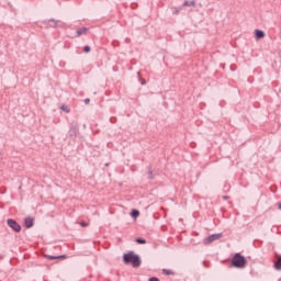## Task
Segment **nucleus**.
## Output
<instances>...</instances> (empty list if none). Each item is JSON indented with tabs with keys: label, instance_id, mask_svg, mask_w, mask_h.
Returning a JSON list of instances; mask_svg holds the SVG:
<instances>
[{
	"label": "nucleus",
	"instance_id": "1",
	"mask_svg": "<svg viewBox=\"0 0 281 281\" xmlns=\"http://www.w3.org/2000/svg\"><path fill=\"white\" fill-rule=\"evenodd\" d=\"M123 260L125 265H132V267L137 268L142 265V260L139 256L135 255V252H128L123 256Z\"/></svg>",
	"mask_w": 281,
	"mask_h": 281
},
{
	"label": "nucleus",
	"instance_id": "2",
	"mask_svg": "<svg viewBox=\"0 0 281 281\" xmlns=\"http://www.w3.org/2000/svg\"><path fill=\"white\" fill-rule=\"evenodd\" d=\"M233 267H236V269H245L247 265V259L244 256H240V254H236L232 259Z\"/></svg>",
	"mask_w": 281,
	"mask_h": 281
},
{
	"label": "nucleus",
	"instance_id": "3",
	"mask_svg": "<svg viewBox=\"0 0 281 281\" xmlns=\"http://www.w3.org/2000/svg\"><path fill=\"white\" fill-rule=\"evenodd\" d=\"M221 238H223L222 233L213 234V235H210L209 237L204 238L203 244L210 245V244L214 243V240H221Z\"/></svg>",
	"mask_w": 281,
	"mask_h": 281
},
{
	"label": "nucleus",
	"instance_id": "4",
	"mask_svg": "<svg viewBox=\"0 0 281 281\" xmlns=\"http://www.w3.org/2000/svg\"><path fill=\"white\" fill-rule=\"evenodd\" d=\"M7 223H8L9 227H11V229H13V232H16V233L21 232V225H19L16 221L8 220Z\"/></svg>",
	"mask_w": 281,
	"mask_h": 281
},
{
	"label": "nucleus",
	"instance_id": "5",
	"mask_svg": "<svg viewBox=\"0 0 281 281\" xmlns=\"http://www.w3.org/2000/svg\"><path fill=\"white\" fill-rule=\"evenodd\" d=\"M24 225L27 229H30V227H34V218L32 217H26L24 220Z\"/></svg>",
	"mask_w": 281,
	"mask_h": 281
},
{
	"label": "nucleus",
	"instance_id": "6",
	"mask_svg": "<svg viewBox=\"0 0 281 281\" xmlns=\"http://www.w3.org/2000/svg\"><path fill=\"white\" fill-rule=\"evenodd\" d=\"M256 38H265V32L260 30L255 31Z\"/></svg>",
	"mask_w": 281,
	"mask_h": 281
},
{
	"label": "nucleus",
	"instance_id": "7",
	"mask_svg": "<svg viewBox=\"0 0 281 281\" xmlns=\"http://www.w3.org/2000/svg\"><path fill=\"white\" fill-rule=\"evenodd\" d=\"M274 268L277 269V271L281 270V257L277 260V262L274 263Z\"/></svg>",
	"mask_w": 281,
	"mask_h": 281
},
{
	"label": "nucleus",
	"instance_id": "8",
	"mask_svg": "<svg viewBox=\"0 0 281 281\" xmlns=\"http://www.w3.org/2000/svg\"><path fill=\"white\" fill-rule=\"evenodd\" d=\"M77 34H78V36H82V34H87V27L78 30Z\"/></svg>",
	"mask_w": 281,
	"mask_h": 281
},
{
	"label": "nucleus",
	"instance_id": "9",
	"mask_svg": "<svg viewBox=\"0 0 281 281\" xmlns=\"http://www.w3.org/2000/svg\"><path fill=\"white\" fill-rule=\"evenodd\" d=\"M192 7V5H196V2L195 1H186L184 3H183V7Z\"/></svg>",
	"mask_w": 281,
	"mask_h": 281
},
{
	"label": "nucleus",
	"instance_id": "10",
	"mask_svg": "<svg viewBox=\"0 0 281 281\" xmlns=\"http://www.w3.org/2000/svg\"><path fill=\"white\" fill-rule=\"evenodd\" d=\"M132 216L133 218H137V216H139V211L137 210L132 211Z\"/></svg>",
	"mask_w": 281,
	"mask_h": 281
},
{
	"label": "nucleus",
	"instance_id": "11",
	"mask_svg": "<svg viewBox=\"0 0 281 281\" xmlns=\"http://www.w3.org/2000/svg\"><path fill=\"white\" fill-rule=\"evenodd\" d=\"M48 23H49L50 27H56L58 22H56L55 20H50V21H48Z\"/></svg>",
	"mask_w": 281,
	"mask_h": 281
},
{
	"label": "nucleus",
	"instance_id": "12",
	"mask_svg": "<svg viewBox=\"0 0 281 281\" xmlns=\"http://www.w3.org/2000/svg\"><path fill=\"white\" fill-rule=\"evenodd\" d=\"M49 260H58V258H65V256L54 257V256H47Z\"/></svg>",
	"mask_w": 281,
	"mask_h": 281
},
{
	"label": "nucleus",
	"instance_id": "13",
	"mask_svg": "<svg viewBox=\"0 0 281 281\" xmlns=\"http://www.w3.org/2000/svg\"><path fill=\"white\" fill-rule=\"evenodd\" d=\"M136 243H138V245H146V241L142 238H137Z\"/></svg>",
	"mask_w": 281,
	"mask_h": 281
},
{
	"label": "nucleus",
	"instance_id": "14",
	"mask_svg": "<svg viewBox=\"0 0 281 281\" xmlns=\"http://www.w3.org/2000/svg\"><path fill=\"white\" fill-rule=\"evenodd\" d=\"M61 111H65L66 113H69V108H67L66 105H61Z\"/></svg>",
	"mask_w": 281,
	"mask_h": 281
},
{
	"label": "nucleus",
	"instance_id": "15",
	"mask_svg": "<svg viewBox=\"0 0 281 281\" xmlns=\"http://www.w3.org/2000/svg\"><path fill=\"white\" fill-rule=\"evenodd\" d=\"M83 52H86L88 54V52H91V47L85 46Z\"/></svg>",
	"mask_w": 281,
	"mask_h": 281
},
{
	"label": "nucleus",
	"instance_id": "16",
	"mask_svg": "<svg viewBox=\"0 0 281 281\" xmlns=\"http://www.w3.org/2000/svg\"><path fill=\"white\" fill-rule=\"evenodd\" d=\"M164 273H166V276H170L171 273H172V271H170V270H164Z\"/></svg>",
	"mask_w": 281,
	"mask_h": 281
},
{
	"label": "nucleus",
	"instance_id": "17",
	"mask_svg": "<svg viewBox=\"0 0 281 281\" xmlns=\"http://www.w3.org/2000/svg\"><path fill=\"white\" fill-rule=\"evenodd\" d=\"M149 281H159V279L156 277H151V278H149Z\"/></svg>",
	"mask_w": 281,
	"mask_h": 281
},
{
	"label": "nucleus",
	"instance_id": "18",
	"mask_svg": "<svg viewBox=\"0 0 281 281\" xmlns=\"http://www.w3.org/2000/svg\"><path fill=\"white\" fill-rule=\"evenodd\" d=\"M89 102H91V100H89V99H86V100H85V103H86V104H89Z\"/></svg>",
	"mask_w": 281,
	"mask_h": 281
},
{
	"label": "nucleus",
	"instance_id": "19",
	"mask_svg": "<svg viewBox=\"0 0 281 281\" xmlns=\"http://www.w3.org/2000/svg\"><path fill=\"white\" fill-rule=\"evenodd\" d=\"M81 225H82V227H87V224H85V223H81Z\"/></svg>",
	"mask_w": 281,
	"mask_h": 281
},
{
	"label": "nucleus",
	"instance_id": "20",
	"mask_svg": "<svg viewBox=\"0 0 281 281\" xmlns=\"http://www.w3.org/2000/svg\"><path fill=\"white\" fill-rule=\"evenodd\" d=\"M278 206H279V210H281V203H279Z\"/></svg>",
	"mask_w": 281,
	"mask_h": 281
}]
</instances>
